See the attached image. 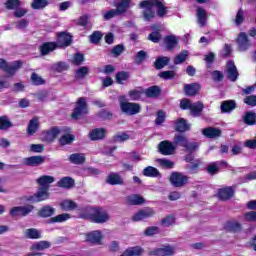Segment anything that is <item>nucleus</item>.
Instances as JSON below:
<instances>
[{
    "instance_id": "nucleus-25",
    "label": "nucleus",
    "mask_w": 256,
    "mask_h": 256,
    "mask_svg": "<svg viewBox=\"0 0 256 256\" xmlns=\"http://www.w3.org/2000/svg\"><path fill=\"white\" fill-rule=\"evenodd\" d=\"M127 205H143L145 203V198L140 195L133 194L126 198Z\"/></svg>"
},
{
    "instance_id": "nucleus-54",
    "label": "nucleus",
    "mask_w": 256,
    "mask_h": 256,
    "mask_svg": "<svg viewBox=\"0 0 256 256\" xmlns=\"http://www.w3.org/2000/svg\"><path fill=\"white\" fill-rule=\"evenodd\" d=\"M128 78H129V74H127L126 72H120L116 74V81L120 85H123L124 81H127Z\"/></svg>"
},
{
    "instance_id": "nucleus-5",
    "label": "nucleus",
    "mask_w": 256,
    "mask_h": 256,
    "mask_svg": "<svg viewBox=\"0 0 256 256\" xmlns=\"http://www.w3.org/2000/svg\"><path fill=\"white\" fill-rule=\"evenodd\" d=\"M89 113V109L87 108V100L84 97L78 99L76 103V107L72 113V119H81L84 115Z\"/></svg>"
},
{
    "instance_id": "nucleus-41",
    "label": "nucleus",
    "mask_w": 256,
    "mask_h": 256,
    "mask_svg": "<svg viewBox=\"0 0 256 256\" xmlns=\"http://www.w3.org/2000/svg\"><path fill=\"white\" fill-rule=\"evenodd\" d=\"M69 219H71V214L63 213L52 217L50 223H65V221H69Z\"/></svg>"
},
{
    "instance_id": "nucleus-37",
    "label": "nucleus",
    "mask_w": 256,
    "mask_h": 256,
    "mask_svg": "<svg viewBox=\"0 0 256 256\" xmlns=\"http://www.w3.org/2000/svg\"><path fill=\"white\" fill-rule=\"evenodd\" d=\"M235 107H236L235 101L227 100V101L222 102L221 111H222V113H231V111H233V109H235Z\"/></svg>"
},
{
    "instance_id": "nucleus-11",
    "label": "nucleus",
    "mask_w": 256,
    "mask_h": 256,
    "mask_svg": "<svg viewBox=\"0 0 256 256\" xmlns=\"http://www.w3.org/2000/svg\"><path fill=\"white\" fill-rule=\"evenodd\" d=\"M33 209V205L16 206L11 209L10 215H12V217H26V215H29Z\"/></svg>"
},
{
    "instance_id": "nucleus-38",
    "label": "nucleus",
    "mask_w": 256,
    "mask_h": 256,
    "mask_svg": "<svg viewBox=\"0 0 256 256\" xmlns=\"http://www.w3.org/2000/svg\"><path fill=\"white\" fill-rule=\"evenodd\" d=\"M223 165L224 167H227V162L222 161V162H212L208 165L207 171L210 173V175H215L219 171V166Z\"/></svg>"
},
{
    "instance_id": "nucleus-46",
    "label": "nucleus",
    "mask_w": 256,
    "mask_h": 256,
    "mask_svg": "<svg viewBox=\"0 0 256 256\" xmlns=\"http://www.w3.org/2000/svg\"><path fill=\"white\" fill-rule=\"evenodd\" d=\"M174 143L176 145H180V147H185V148L189 144V142H187V138L183 134L175 135Z\"/></svg>"
},
{
    "instance_id": "nucleus-48",
    "label": "nucleus",
    "mask_w": 256,
    "mask_h": 256,
    "mask_svg": "<svg viewBox=\"0 0 256 256\" xmlns=\"http://www.w3.org/2000/svg\"><path fill=\"white\" fill-rule=\"evenodd\" d=\"M244 123L246 125H255L256 123V114L253 112H247L243 117Z\"/></svg>"
},
{
    "instance_id": "nucleus-9",
    "label": "nucleus",
    "mask_w": 256,
    "mask_h": 256,
    "mask_svg": "<svg viewBox=\"0 0 256 256\" xmlns=\"http://www.w3.org/2000/svg\"><path fill=\"white\" fill-rule=\"evenodd\" d=\"M153 215H155V210H153V208H143L141 210H139L138 212H136L132 217L131 220L134 222H138V221H144V219H149L151 217H153Z\"/></svg>"
},
{
    "instance_id": "nucleus-24",
    "label": "nucleus",
    "mask_w": 256,
    "mask_h": 256,
    "mask_svg": "<svg viewBox=\"0 0 256 256\" xmlns=\"http://www.w3.org/2000/svg\"><path fill=\"white\" fill-rule=\"evenodd\" d=\"M200 90H201V85L197 83L184 85L185 94L188 96L197 95V93H199Z\"/></svg>"
},
{
    "instance_id": "nucleus-7",
    "label": "nucleus",
    "mask_w": 256,
    "mask_h": 256,
    "mask_svg": "<svg viewBox=\"0 0 256 256\" xmlns=\"http://www.w3.org/2000/svg\"><path fill=\"white\" fill-rule=\"evenodd\" d=\"M21 67H23V62L21 61H15L12 64H7V61L0 59V68L6 71L8 75H15Z\"/></svg>"
},
{
    "instance_id": "nucleus-27",
    "label": "nucleus",
    "mask_w": 256,
    "mask_h": 256,
    "mask_svg": "<svg viewBox=\"0 0 256 256\" xmlns=\"http://www.w3.org/2000/svg\"><path fill=\"white\" fill-rule=\"evenodd\" d=\"M164 43L166 45V49L168 51H172V49H175V47H177V43H179V40L176 36L170 35L165 37Z\"/></svg>"
},
{
    "instance_id": "nucleus-44",
    "label": "nucleus",
    "mask_w": 256,
    "mask_h": 256,
    "mask_svg": "<svg viewBox=\"0 0 256 256\" xmlns=\"http://www.w3.org/2000/svg\"><path fill=\"white\" fill-rule=\"evenodd\" d=\"M169 61H170L169 57L161 56L157 58L154 65L156 69H163V67H166V65H169Z\"/></svg>"
},
{
    "instance_id": "nucleus-20",
    "label": "nucleus",
    "mask_w": 256,
    "mask_h": 256,
    "mask_svg": "<svg viewBox=\"0 0 256 256\" xmlns=\"http://www.w3.org/2000/svg\"><path fill=\"white\" fill-rule=\"evenodd\" d=\"M61 133H63V130L59 128H52L43 133V139L44 141H54V139H57Z\"/></svg>"
},
{
    "instance_id": "nucleus-10",
    "label": "nucleus",
    "mask_w": 256,
    "mask_h": 256,
    "mask_svg": "<svg viewBox=\"0 0 256 256\" xmlns=\"http://www.w3.org/2000/svg\"><path fill=\"white\" fill-rule=\"evenodd\" d=\"M49 199V188H39L37 193L33 196H30L28 201H32L33 203H41V201H47Z\"/></svg>"
},
{
    "instance_id": "nucleus-32",
    "label": "nucleus",
    "mask_w": 256,
    "mask_h": 256,
    "mask_svg": "<svg viewBox=\"0 0 256 256\" xmlns=\"http://www.w3.org/2000/svg\"><path fill=\"white\" fill-rule=\"evenodd\" d=\"M60 135H61L59 139L60 145H71V143L75 141V136L73 134L64 133L62 130V133Z\"/></svg>"
},
{
    "instance_id": "nucleus-14",
    "label": "nucleus",
    "mask_w": 256,
    "mask_h": 256,
    "mask_svg": "<svg viewBox=\"0 0 256 256\" xmlns=\"http://www.w3.org/2000/svg\"><path fill=\"white\" fill-rule=\"evenodd\" d=\"M51 247V242L49 241H39L31 245L30 251L32 254L30 255H41L39 251H45V249H49Z\"/></svg>"
},
{
    "instance_id": "nucleus-36",
    "label": "nucleus",
    "mask_w": 256,
    "mask_h": 256,
    "mask_svg": "<svg viewBox=\"0 0 256 256\" xmlns=\"http://www.w3.org/2000/svg\"><path fill=\"white\" fill-rule=\"evenodd\" d=\"M69 161L74 165H83V163H85V154H72L69 157Z\"/></svg>"
},
{
    "instance_id": "nucleus-4",
    "label": "nucleus",
    "mask_w": 256,
    "mask_h": 256,
    "mask_svg": "<svg viewBox=\"0 0 256 256\" xmlns=\"http://www.w3.org/2000/svg\"><path fill=\"white\" fill-rule=\"evenodd\" d=\"M131 5V0H118L116 4V10H110L104 14V19L107 21L109 19H113V17L117 15H123L127 9H129V6Z\"/></svg>"
},
{
    "instance_id": "nucleus-12",
    "label": "nucleus",
    "mask_w": 256,
    "mask_h": 256,
    "mask_svg": "<svg viewBox=\"0 0 256 256\" xmlns=\"http://www.w3.org/2000/svg\"><path fill=\"white\" fill-rule=\"evenodd\" d=\"M187 181H189L187 176L178 172H173L170 176V182L174 187H183V185H187Z\"/></svg>"
},
{
    "instance_id": "nucleus-40",
    "label": "nucleus",
    "mask_w": 256,
    "mask_h": 256,
    "mask_svg": "<svg viewBox=\"0 0 256 256\" xmlns=\"http://www.w3.org/2000/svg\"><path fill=\"white\" fill-rule=\"evenodd\" d=\"M196 15H197L199 25L203 27V25L207 23V12L203 8H198L196 11Z\"/></svg>"
},
{
    "instance_id": "nucleus-34",
    "label": "nucleus",
    "mask_w": 256,
    "mask_h": 256,
    "mask_svg": "<svg viewBox=\"0 0 256 256\" xmlns=\"http://www.w3.org/2000/svg\"><path fill=\"white\" fill-rule=\"evenodd\" d=\"M37 129H39V118H33L28 124V135H35V133H37Z\"/></svg>"
},
{
    "instance_id": "nucleus-23",
    "label": "nucleus",
    "mask_w": 256,
    "mask_h": 256,
    "mask_svg": "<svg viewBox=\"0 0 256 256\" xmlns=\"http://www.w3.org/2000/svg\"><path fill=\"white\" fill-rule=\"evenodd\" d=\"M71 45V34L61 32L58 35V47H69Z\"/></svg>"
},
{
    "instance_id": "nucleus-6",
    "label": "nucleus",
    "mask_w": 256,
    "mask_h": 256,
    "mask_svg": "<svg viewBox=\"0 0 256 256\" xmlns=\"http://www.w3.org/2000/svg\"><path fill=\"white\" fill-rule=\"evenodd\" d=\"M181 109H190L191 115L193 117H198L200 115L201 111H203V103L197 102L194 104H191V101L184 99L180 102Z\"/></svg>"
},
{
    "instance_id": "nucleus-22",
    "label": "nucleus",
    "mask_w": 256,
    "mask_h": 256,
    "mask_svg": "<svg viewBox=\"0 0 256 256\" xmlns=\"http://www.w3.org/2000/svg\"><path fill=\"white\" fill-rule=\"evenodd\" d=\"M235 190L231 187L222 188L218 191V197L221 201H227L233 197Z\"/></svg>"
},
{
    "instance_id": "nucleus-18",
    "label": "nucleus",
    "mask_w": 256,
    "mask_h": 256,
    "mask_svg": "<svg viewBox=\"0 0 256 256\" xmlns=\"http://www.w3.org/2000/svg\"><path fill=\"white\" fill-rule=\"evenodd\" d=\"M107 135V130L105 128H95L89 132V137L91 141H100Z\"/></svg>"
},
{
    "instance_id": "nucleus-55",
    "label": "nucleus",
    "mask_w": 256,
    "mask_h": 256,
    "mask_svg": "<svg viewBox=\"0 0 256 256\" xmlns=\"http://www.w3.org/2000/svg\"><path fill=\"white\" fill-rule=\"evenodd\" d=\"M11 122L6 116L0 117V129H9Z\"/></svg>"
},
{
    "instance_id": "nucleus-61",
    "label": "nucleus",
    "mask_w": 256,
    "mask_h": 256,
    "mask_svg": "<svg viewBox=\"0 0 256 256\" xmlns=\"http://www.w3.org/2000/svg\"><path fill=\"white\" fill-rule=\"evenodd\" d=\"M89 73V68L87 67H81L76 71V77L78 79H83V77H85V75H87Z\"/></svg>"
},
{
    "instance_id": "nucleus-52",
    "label": "nucleus",
    "mask_w": 256,
    "mask_h": 256,
    "mask_svg": "<svg viewBox=\"0 0 256 256\" xmlns=\"http://www.w3.org/2000/svg\"><path fill=\"white\" fill-rule=\"evenodd\" d=\"M47 0H33L31 7L32 9H45Z\"/></svg>"
},
{
    "instance_id": "nucleus-45",
    "label": "nucleus",
    "mask_w": 256,
    "mask_h": 256,
    "mask_svg": "<svg viewBox=\"0 0 256 256\" xmlns=\"http://www.w3.org/2000/svg\"><path fill=\"white\" fill-rule=\"evenodd\" d=\"M128 95L131 101H139L143 95V89L138 88V89L131 90L128 93Z\"/></svg>"
},
{
    "instance_id": "nucleus-35",
    "label": "nucleus",
    "mask_w": 256,
    "mask_h": 256,
    "mask_svg": "<svg viewBox=\"0 0 256 256\" xmlns=\"http://www.w3.org/2000/svg\"><path fill=\"white\" fill-rule=\"evenodd\" d=\"M140 255H143V248L136 246V247L128 248L120 256H140Z\"/></svg>"
},
{
    "instance_id": "nucleus-62",
    "label": "nucleus",
    "mask_w": 256,
    "mask_h": 256,
    "mask_svg": "<svg viewBox=\"0 0 256 256\" xmlns=\"http://www.w3.org/2000/svg\"><path fill=\"white\" fill-rule=\"evenodd\" d=\"M130 136L129 134L127 133H120V134H117L115 137H114V140L118 143H122V141H127L129 140Z\"/></svg>"
},
{
    "instance_id": "nucleus-57",
    "label": "nucleus",
    "mask_w": 256,
    "mask_h": 256,
    "mask_svg": "<svg viewBox=\"0 0 256 256\" xmlns=\"http://www.w3.org/2000/svg\"><path fill=\"white\" fill-rule=\"evenodd\" d=\"M164 227H171L175 223V217L167 216L166 218L162 219L161 221Z\"/></svg>"
},
{
    "instance_id": "nucleus-64",
    "label": "nucleus",
    "mask_w": 256,
    "mask_h": 256,
    "mask_svg": "<svg viewBox=\"0 0 256 256\" xmlns=\"http://www.w3.org/2000/svg\"><path fill=\"white\" fill-rule=\"evenodd\" d=\"M244 103L246 105H251V107H255L256 105V96H248L244 99Z\"/></svg>"
},
{
    "instance_id": "nucleus-58",
    "label": "nucleus",
    "mask_w": 256,
    "mask_h": 256,
    "mask_svg": "<svg viewBox=\"0 0 256 256\" xmlns=\"http://www.w3.org/2000/svg\"><path fill=\"white\" fill-rule=\"evenodd\" d=\"M149 41H152V43H159V41H161V34L157 31L152 32L149 36H148Z\"/></svg>"
},
{
    "instance_id": "nucleus-43",
    "label": "nucleus",
    "mask_w": 256,
    "mask_h": 256,
    "mask_svg": "<svg viewBox=\"0 0 256 256\" xmlns=\"http://www.w3.org/2000/svg\"><path fill=\"white\" fill-rule=\"evenodd\" d=\"M38 214L40 217L44 218L51 217L52 215H55V208L51 206H44Z\"/></svg>"
},
{
    "instance_id": "nucleus-56",
    "label": "nucleus",
    "mask_w": 256,
    "mask_h": 256,
    "mask_svg": "<svg viewBox=\"0 0 256 256\" xmlns=\"http://www.w3.org/2000/svg\"><path fill=\"white\" fill-rule=\"evenodd\" d=\"M31 80L34 83V85H44L45 80L41 78V76L37 75V73H33L31 75Z\"/></svg>"
},
{
    "instance_id": "nucleus-63",
    "label": "nucleus",
    "mask_w": 256,
    "mask_h": 256,
    "mask_svg": "<svg viewBox=\"0 0 256 256\" xmlns=\"http://www.w3.org/2000/svg\"><path fill=\"white\" fill-rule=\"evenodd\" d=\"M244 221H255L256 223V212L250 211L244 214Z\"/></svg>"
},
{
    "instance_id": "nucleus-26",
    "label": "nucleus",
    "mask_w": 256,
    "mask_h": 256,
    "mask_svg": "<svg viewBox=\"0 0 256 256\" xmlns=\"http://www.w3.org/2000/svg\"><path fill=\"white\" fill-rule=\"evenodd\" d=\"M202 133L205 137H208L209 139H215V137H221V130L213 127L205 128L202 131Z\"/></svg>"
},
{
    "instance_id": "nucleus-51",
    "label": "nucleus",
    "mask_w": 256,
    "mask_h": 256,
    "mask_svg": "<svg viewBox=\"0 0 256 256\" xmlns=\"http://www.w3.org/2000/svg\"><path fill=\"white\" fill-rule=\"evenodd\" d=\"M53 69L58 73H63V71H67V69H69V65H67L65 62H58L54 64Z\"/></svg>"
},
{
    "instance_id": "nucleus-19",
    "label": "nucleus",
    "mask_w": 256,
    "mask_h": 256,
    "mask_svg": "<svg viewBox=\"0 0 256 256\" xmlns=\"http://www.w3.org/2000/svg\"><path fill=\"white\" fill-rule=\"evenodd\" d=\"M238 45L240 51H247L249 47H251V42L249 38H247V34L245 32H241L238 36Z\"/></svg>"
},
{
    "instance_id": "nucleus-2",
    "label": "nucleus",
    "mask_w": 256,
    "mask_h": 256,
    "mask_svg": "<svg viewBox=\"0 0 256 256\" xmlns=\"http://www.w3.org/2000/svg\"><path fill=\"white\" fill-rule=\"evenodd\" d=\"M87 211L89 215H81L80 217L82 219H87V217H90L94 223H107V221L111 219L109 213L101 208H87Z\"/></svg>"
},
{
    "instance_id": "nucleus-15",
    "label": "nucleus",
    "mask_w": 256,
    "mask_h": 256,
    "mask_svg": "<svg viewBox=\"0 0 256 256\" xmlns=\"http://www.w3.org/2000/svg\"><path fill=\"white\" fill-rule=\"evenodd\" d=\"M227 77L230 81H237L239 77V72L237 71V66L233 61H229L226 66Z\"/></svg>"
},
{
    "instance_id": "nucleus-16",
    "label": "nucleus",
    "mask_w": 256,
    "mask_h": 256,
    "mask_svg": "<svg viewBox=\"0 0 256 256\" xmlns=\"http://www.w3.org/2000/svg\"><path fill=\"white\" fill-rule=\"evenodd\" d=\"M103 239V233L99 230L92 231L86 235V241L88 243H93L94 245H99Z\"/></svg>"
},
{
    "instance_id": "nucleus-49",
    "label": "nucleus",
    "mask_w": 256,
    "mask_h": 256,
    "mask_svg": "<svg viewBox=\"0 0 256 256\" xmlns=\"http://www.w3.org/2000/svg\"><path fill=\"white\" fill-rule=\"evenodd\" d=\"M188 56H189V52L188 51H186V50L182 51L180 54H178L174 58L175 65H181V63H184V61H186Z\"/></svg>"
},
{
    "instance_id": "nucleus-8",
    "label": "nucleus",
    "mask_w": 256,
    "mask_h": 256,
    "mask_svg": "<svg viewBox=\"0 0 256 256\" xmlns=\"http://www.w3.org/2000/svg\"><path fill=\"white\" fill-rule=\"evenodd\" d=\"M153 256H172L175 255V246L162 245L150 251Z\"/></svg>"
},
{
    "instance_id": "nucleus-3",
    "label": "nucleus",
    "mask_w": 256,
    "mask_h": 256,
    "mask_svg": "<svg viewBox=\"0 0 256 256\" xmlns=\"http://www.w3.org/2000/svg\"><path fill=\"white\" fill-rule=\"evenodd\" d=\"M119 103L120 109L125 115H137L141 113V105L138 103L127 102L123 96L119 98Z\"/></svg>"
},
{
    "instance_id": "nucleus-33",
    "label": "nucleus",
    "mask_w": 256,
    "mask_h": 256,
    "mask_svg": "<svg viewBox=\"0 0 256 256\" xmlns=\"http://www.w3.org/2000/svg\"><path fill=\"white\" fill-rule=\"evenodd\" d=\"M73 185H75V181L71 177H64L57 183V186L63 189H71Z\"/></svg>"
},
{
    "instance_id": "nucleus-31",
    "label": "nucleus",
    "mask_w": 256,
    "mask_h": 256,
    "mask_svg": "<svg viewBox=\"0 0 256 256\" xmlns=\"http://www.w3.org/2000/svg\"><path fill=\"white\" fill-rule=\"evenodd\" d=\"M142 173L144 177H161V173H159V170L152 166H147L146 168H144Z\"/></svg>"
},
{
    "instance_id": "nucleus-53",
    "label": "nucleus",
    "mask_w": 256,
    "mask_h": 256,
    "mask_svg": "<svg viewBox=\"0 0 256 256\" xmlns=\"http://www.w3.org/2000/svg\"><path fill=\"white\" fill-rule=\"evenodd\" d=\"M23 3L19 0H8L6 2L7 9H17L18 7H21Z\"/></svg>"
},
{
    "instance_id": "nucleus-13",
    "label": "nucleus",
    "mask_w": 256,
    "mask_h": 256,
    "mask_svg": "<svg viewBox=\"0 0 256 256\" xmlns=\"http://www.w3.org/2000/svg\"><path fill=\"white\" fill-rule=\"evenodd\" d=\"M158 149L162 155H173V153H175V149H177V147L175 146L174 143H171L169 141H162L159 144Z\"/></svg>"
},
{
    "instance_id": "nucleus-21",
    "label": "nucleus",
    "mask_w": 256,
    "mask_h": 256,
    "mask_svg": "<svg viewBox=\"0 0 256 256\" xmlns=\"http://www.w3.org/2000/svg\"><path fill=\"white\" fill-rule=\"evenodd\" d=\"M36 182L38 183V185H40L41 188L47 187L49 190V186L51 185V183H55V177L43 175L36 179Z\"/></svg>"
},
{
    "instance_id": "nucleus-47",
    "label": "nucleus",
    "mask_w": 256,
    "mask_h": 256,
    "mask_svg": "<svg viewBox=\"0 0 256 256\" xmlns=\"http://www.w3.org/2000/svg\"><path fill=\"white\" fill-rule=\"evenodd\" d=\"M159 93H161L159 86H152L145 90L146 97H158Z\"/></svg>"
},
{
    "instance_id": "nucleus-1",
    "label": "nucleus",
    "mask_w": 256,
    "mask_h": 256,
    "mask_svg": "<svg viewBox=\"0 0 256 256\" xmlns=\"http://www.w3.org/2000/svg\"><path fill=\"white\" fill-rule=\"evenodd\" d=\"M153 7L157 9L158 17H165L167 15V5L163 0H149V1H142L140 3V9H144L143 17L145 21H151L153 17H155V10Z\"/></svg>"
},
{
    "instance_id": "nucleus-29",
    "label": "nucleus",
    "mask_w": 256,
    "mask_h": 256,
    "mask_svg": "<svg viewBox=\"0 0 256 256\" xmlns=\"http://www.w3.org/2000/svg\"><path fill=\"white\" fill-rule=\"evenodd\" d=\"M55 49H57V44L55 42H47L40 47L42 55H49V53L55 51Z\"/></svg>"
},
{
    "instance_id": "nucleus-30",
    "label": "nucleus",
    "mask_w": 256,
    "mask_h": 256,
    "mask_svg": "<svg viewBox=\"0 0 256 256\" xmlns=\"http://www.w3.org/2000/svg\"><path fill=\"white\" fill-rule=\"evenodd\" d=\"M60 207L63 211H75L77 209V203L73 200H63L60 203Z\"/></svg>"
},
{
    "instance_id": "nucleus-60",
    "label": "nucleus",
    "mask_w": 256,
    "mask_h": 256,
    "mask_svg": "<svg viewBox=\"0 0 256 256\" xmlns=\"http://www.w3.org/2000/svg\"><path fill=\"white\" fill-rule=\"evenodd\" d=\"M161 79H173L175 77V71H163L159 73Z\"/></svg>"
},
{
    "instance_id": "nucleus-39",
    "label": "nucleus",
    "mask_w": 256,
    "mask_h": 256,
    "mask_svg": "<svg viewBox=\"0 0 256 256\" xmlns=\"http://www.w3.org/2000/svg\"><path fill=\"white\" fill-rule=\"evenodd\" d=\"M109 185H123V178L119 174L112 173L107 178Z\"/></svg>"
},
{
    "instance_id": "nucleus-59",
    "label": "nucleus",
    "mask_w": 256,
    "mask_h": 256,
    "mask_svg": "<svg viewBox=\"0 0 256 256\" xmlns=\"http://www.w3.org/2000/svg\"><path fill=\"white\" fill-rule=\"evenodd\" d=\"M165 117H166V114L164 111H158L157 117L155 120L156 125H162L163 123H165Z\"/></svg>"
},
{
    "instance_id": "nucleus-42",
    "label": "nucleus",
    "mask_w": 256,
    "mask_h": 256,
    "mask_svg": "<svg viewBox=\"0 0 256 256\" xmlns=\"http://www.w3.org/2000/svg\"><path fill=\"white\" fill-rule=\"evenodd\" d=\"M189 124L187 123V120L180 118L177 122H176V126L175 129L176 131H180L181 133L185 132V131H189Z\"/></svg>"
},
{
    "instance_id": "nucleus-28",
    "label": "nucleus",
    "mask_w": 256,
    "mask_h": 256,
    "mask_svg": "<svg viewBox=\"0 0 256 256\" xmlns=\"http://www.w3.org/2000/svg\"><path fill=\"white\" fill-rule=\"evenodd\" d=\"M24 237H26V239H41L43 236L40 230L29 228L24 231Z\"/></svg>"
},
{
    "instance_id": "nucleus-17",
    "label": "nucleus",
    "mask_w": 256,
    "mask_h": 256,
    "mask_svg": "<svg viewBox=\"0 0 256 256\" xmlns=\"http://www.w3.org/2000/svg\"><path fill=\"white\" fill-rule=\"evenodd\" d=\"M45 163V157L43 156H32L24 159V165L29 167H39Z\"/></svg>"
},
{
    "instance_id": "nucleus-50",
    "label": "nucleus",
    "mask_w": 256,
    "mask_h": 256,
    "mask_svg": "<svg viewBox=\"0 0 256 256\" xmlns=\"http://www.w3.org/2000/svg\"><path fill=\"white\" fill-rule=\"evenodd\" d=\"M156 163L160 165V167H163V169H173L174 163L171 162V160L168 159H157Z\"/></svg>"
}]
</instances>
